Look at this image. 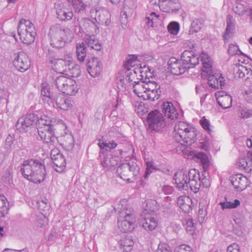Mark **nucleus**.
Masks as SVG:
<instances>
[{"mask_svg":"<svg viewBox=\"0 0 252 252\" xmlns=\"http://www.w3.org/2000/svg\"><path fill=\"white\" fill-rule=\"evenodd\" d=\"M233 30L232 25V17L228 16L227 18V27L225 33L223 36L224 40H226L230 37V34L232 33Z\"/></svg>","mask_w":252,"mask_h":252,"instance_id":"8fccbe9b","label":"nucleus"},{"mask_svg":"<svg viewBox=\"0 0 252 252\" xmlns=\"http://www.w3.org/2000/svg\"><path fill=\"white\" fill-rule=\"evenodd\" d=\"M200 58L201 62H213L209 55L205 52H202L200 54Z\"/></svg>","mask_w":252,"mask_h":252,"instance_id":"e2e57ef3","label":"nucleus"},{"mask_svg":"<svg viewBox=\"0 0 252 252\" xmlns=\"http://www.w3.org/2000/svg\"><path fill=\"white\" fill-rule=\"evenodd\" d=\"M61 145L66 151H71L74 147V140L72 134L68 131H64L60 137Z\"/></svg>","mask_w":252,"mask_h":252,"instance_id":"b1692460","label":"nucleus"},{"mask_svg":"<svg viewBox=\"0 0 252 252\" xmlns=\"http://www.w3.org/2000/svg\"><path fill=\"white\" fill-rule=\"evenodd\" d=\"M235 76L239 78H249L252 74V70L244 64H237L234 67Z\"/></svg>","mask_w":252,"mask_h":252,"instance_id":"7c9ffc66","label":"nucleus"},{"mask_svg":"<svg viewBox=\"0 0 252 252\" xmlns=\"http://www.w3.org/2000/svg\"><path fill=\"white\" fill-rule=\"evenodd\" d=\"M196 136V129L189 123L180 121L175 125L173 136L177 142L181 144L191 143Z\"/></svg>","mask_w":252,"mask_h":252,"instance_id":"7ed1b4c3","label":"nucleus"},{"mask_svg":"<svg viewBox=\"0 0 252 252\" xmlns=\"http://www.w3.org/2000/svg\"><path fill=\"white\" fill-rule=\"evenodd\" d=\"M49 36L51 45L60 49L64 47L66 43L72 40L73 34L68 28L64 27L60 24H55L50 27Z\"/></svg>","mask_w":252,"mask_h":252,"instance_id":"f03ea898","label":"nucleus"},{"mask_svg":"<svg viewBox=\"0 0 252 252\" xmlns=\"http://www.w3.org/2000/svg\"><path fill=\"white\" fill-rule=\"evenodd\" d=\"M137 61V56L136 55H131L129 56V58L125 61L124 63V68L127 70H130L131 67H134L136 64V62Z\"/></svg>","mask_w":252,"mask_h":252,"instance_id":"de8ad7c7","label":"nucleus"},{"mask_svg":"<svg viewBox=\"0 0 252 252\" xmlns=\"http://www.w3.org/2000/svg\"><path fill=\"white\" fill-rule=\"evenodd\" d=\"M57 18L62 21L70 20L73 16L72 11L69 8L65 6L62 2H57L55 4Z\"/></svg>","mask_w":252,"mask_h":252,"instance_id":"dca6fc26","label":"nucleus"},{"mask_svg":"<svg viewBox=\"0 0 252 252\" xmlns=\"http://www.w3.org/2000/svg\"><path fill=\"white\" fill-rule=\"evenodd\" d=\"M189 158L191 159H198L201 161L203 170L206 171L210 165V160L206 154L202 152H196L195 151H190L188 154Z\"/></svg>","mask_w":252,"mask_h":252,"instance_id":"cd10ccee","label":"nucleus"},{"mask_svg":"<svg viewBox=\"0 0 252 252\" xmlns=\"http://www.w3.org/2000/svg\"><path fill=\"white\" fill-rule=\"evenodd\" d=\"M204 25V20L202 19H197L193 21L190 29L189 34H194L198 32L201 30Z\"/></svg>","mask_w":252,"mask_h":252,"instance_id":"58836bf2","label":"nucleus"},{"mask_svg":"<svg viewBox=\"0 0 252 252\" xmlns=\"http://www.w3.org/2000/svg\"><path fill=\"white\" fill-rule=\"evenodd\" d=\"M168 69L174 75H179L183 69L181 62L176 58L170 59L168 62Z\"/></svg>","mask_w":252,"mask_h":252,"instance_id":"c756f323","label":"nucleus"},{"mask_svg":"<svg viewBox=\"0 0 252 252\" xmlns=\"http://www.w3.org/2000/svg\"><path fill=\"white\" fill-rule=\"evenodd\" d=\"M219 104L223 108L227 109L232 106V98L230 95L226 93L221 91L215 94Z\"/></svg>","mask_w":252,"mask_h":252,"instance_id":"bb28decb","label":"nucleus"},{"mask_svg":"<svg viewBox=\"0 0 252 252\" xmlns=\"http://www.w3.org/2000/svg\"><path fill=\"white\" fill-rule=\"evenodd\" d=\"M69 2L72 3V6L77 12H80L85 10L86 7V4L84 3L82 0H67Z\"/></svg>","mask_w":252,"mask_h":252,"instance_id":"37998d69","label":"nucleus"},{"mask_svg":"<svg viewBox=\"0 0 252 252\" xmlns=\"http://www.w3.org/2000/svg\"><path fill=\"white\" fill-rule=\"evenodd\" d=\"M48 219L44 215H39L37 217V225L42 227L48 223Z\"/></svg>","mask_w":252,"mask_h":252,"instance_id":"bf43d9fd","label":"nucleus"},{"mask_svg":"<svg viewBox=\"0 0 252 252\" xmlns=\"http://www.w3.org/2000/svg\"><path fill=\"white\" fill-rule=\"evenodd\" d=\"M98 145L101 149H105L106 151L105 152H111L110 150L115 148L117 146V144L114 141L109 142L108 143L106 142L101 143L99 142Z\"/></svg>","mask_w":252,"mask_h":252,"instance_id":"3c124183","label":"nucleus"},{"mask_svg":"<svg viewBox=\"0 0 252 252\" xmlns=\"http://www.w3.org/2000/svg\"><path fill=\"white\" fill-rule=\"evenodd\" d=\"M161 111L165 117L171 120H176L178 117L179 114L176 108L170 102L163 103L161 106Z\"/></svg>","mask_w":252,"mask_h":252,"instance_id":"4be33fe9","label":"nucleus"},{"mask_svg":"<svg viewBox=\"0 0 252 252\" xmlns=\"http://www.w3.org/2000/svg\"><path fill=\"white\" fill-rule=\"evenodd\" d=\"M181 60L185 67L192 68L199 63V58L194 52L185 51L182 54Z\"/></svg>","mask_w":252,"mask_h":252,"instance_id":"f3484780","label":"nucleus"},{"mask_svg":"<svg viewBox=\"0 0 252 252\" xmlns=\"http://www.w3.org/2000/svg\"><path fill=\"white\" fill-rule=\"evenodd\" d=\"M50 155L55 170L60 173L63 172L66 166V160L63 154L58 148H54L51 150Z\"/></svg>","mask_w":252,"mask_h":252,"instance_id":"f8f14e48","label":"nucleus"},{"mask_svg":"<svg viewBox=\"0 0 252 252\" xmlns=\"http://www.w3.org/2000/svg\"><path fill=\"white\" fill-rule=\"evenodd\" d=\"M121 245L123 247L126 252L131 250V248L134 245V242L130 237H126L121 240Z\"/></svg>","mask_w":252,"mask_h":252,"instance_id":"49530a36","label":"nucleus"},{"mask_svg":"<svg viewBox=\"0 0 252 252\" xmlns=\"http://www.w3.org/2000/svg\"><path fill=\"white\" fill-rule=\"evenodd\" d=\"M53 120L50 119L46 115L41 116L40 118L37 117V120L35 123L37 126V128H45L47 126L49 127V128H53Z\"/></svg>","mask_w":252,"mask_h":252,"instance_id":"e433bc0d","label":"nucleus"},{"mask_svg":"<svg viewBox=\"0 0 252 252\" xmlns=\"http://www.w3.org/2000/svg\"><path fill=\"white\" fill-rule=\"evenodd\" d=\"M207 77H208V83L212 88L217 89L219 87L224 85V79L221 75H212L210 74Z\"/></svg>","mask_w":252,"mask_h":252,"instance_id":"2f4dec72","label":"nucleus"},{"mask_svg":"<svg viewBox=\"0 0 252 252\" xmlns=\"http://www.w3.org/2000/svg\"><path fill=\"white\" fill-rule=\"evenodd\" d=\"M55 83L58 90L66 95H73L78 92L76 82L70 78L60 76L56 78Z\"/></svg>","mask_w":252,"mask_h":252,"instance_id":"6e6552de","label":"nucleus"},{"mask_svg":"<svg viewBox=\"0 0 252 252\" xmlns=\"http://www.w3.org/2000/svg\"><path fill=\"white\" fill-rule=\"evenodd\" d=\"M168 32L172 34L177 35L180 30V26L177 22H172L167 26Z\"/></svg>","mask_w":252,"mask_h":252,"instance_id":"5fc2aeb1","label":"nucleus"},{"mask_svg":"<svg viewBox=\"0 0 252 252\" xmlns=\"http://www.w3.org/2000/svg\"><path fill=\"white\" fill-rule=\"evenodd\" d=\"M17 32L23 43L29 45L34 42L36 32L31 21L22 19L19 22Z\"/></svg>","mask_w":252,"mask_h":252,"instance_id":"423d86ee","label":"nucleus"},{"mask_svg":"<svg viewBox=\"0 0 252 252\" xmlns=\"http://www.w3.org/2000/svg\"><path fill=\"white\" fill-rule=\"evenodd\" d=\"M91 17H93V14H95L94 20L97 23L105 26H109L111 23L110 14L109 11L105 9H92L91 10Z\"/></svg>","mask_w":252,"mask_h":252,"instance_id":"4468645a","label":"nucleus"},{"mask_svg":"<svg viewBox=\"0 0 252 252\" xmlns=\"http://www.w3.org/2000/svg\"><path fill=\"white\" fill-rule=\"evenodd\" d=\"M228 53L231 56L243 55V53L239 50L238 46L235 44H231L229 45Z\"/></svg>","mask_w":252,"mask_h":252,"instance_id":"13d9d810","label":"nucleus"},{"mask_svg":"<svg viewBox=\"0 0 252 252\" xmlns=\"http://www.w3.org/2000/svg\"><path fill=\"white\" fill-rule=\"evenodd\" d=\"M178 204L185 213H189L192 209V201L188 196H180L178 199Z\"/></svg>","mask_w":252,"mask_h":252,"instance_id":"c85d7f7f","label":"nucleus"},{"mask_svg":"<svg viewBox=\"0 0 252 252\" xmlns=\"http://www.w3.org/2000/svg\"><path fill=\"white\" fill-rule=\"evenodd\" d=\"M124 165V163L121 164L117 168V172L120 178L126 182H129L130 179L128 178L130 176V171H126V169L122 166Z\"/></svg>","mask_w":252,"mask_h":252,"instance_id":"c03bdc74","label":"nucleus"},{"mask_svg":"<svg viewBox=\"0 0 252 252\" xmlns=\"http://www.w3.org/2000/svg\"><path fill=\"white\" fill-rule=\"evenodd\" d=\"M37 120V116L31 113L20 117L16 124V127L20 132H26L28 128L32 126Z\"/></svg>","mask_w":252,"mask_h":252,"instance_id":"9b49d317","label":"nucleus"},{"mask_svg":"<svg viewBox=\"0 0 252 252\" xmlns=\"http://www.w3.org/2000/svg\"><path fill=\"white\" fill-rule=\"evenodd\" d=\"M200 124L202 128L207 131L208 132L210 133L212 131L211 128V125L209 121L203 116L200 120Z\"/></svg>","mask_w":252,"mask_h":252,"instance_id":"6e6d98bb","label":"nucleus"},{"mask_svg":"<svg viewBox=\"0 0 252 252\" xmlns=\"http://www.w3.org/2000/svg\"><path fill=\"white\" fill-rule=\"evenodd\" d=\"M98 158L100 161V164L107 170H111L113 168H115L119 161V158L114 156L112 152L100 151Z\"/></svg>","mask_w":252,"mask_h":252,"instance_id":"1a4fd4ad","label":"nucleus"},{"mask_svg":"<svg viewBox=\"0 0 252 252\" xmlns=\"http://www.w3.org/2000/svg\"><path fill=\"white\" fill-rule=\"evenodd\" d=\"M132 104L134 107L135 111L139 114H143L145 112V108L144 105L137 101L132 102Z\"/></svg>","mask_w":252,"mask_h":252,"instance_id":"4d7b16f0","label":"nucleus"},{"mask_svg":"<svg viewBox=\"0 0 252 252\" xmlns=\"http://www.w3.org/2000/svg\"><path fill=\"white\" fill-rule=\"evenodd\" d=\"M158 14L155 12H151L145 18V22L148 28H153L157 27Z\"/></svg>","mask_w":252,"mask_h":252,"instance_id":"a19ab883","label":"nucleus"},{"mask_svg":"<svg viewBox=\"0 0 252 252\" xmlns=\"http://www.w3.org/2000/svg\"><path fill=\"white\" fill-rule=\"evenodd\" d=\"M174 252H193V250L189 246L182 245L177 247Z\"/></svg>","mask_w":252,"mask_h":252,"instance_id":"052dcab7","label":"nucleus"},{"mask_svg":"<svg viewBox=\"0 0 252 252\" xmlns=\"http://www.w3.org/2000/svg\"><path fill=\"white\" fill-rule=\"evenodd\" d=\"M148 70L149 66H147L146 65H144L143 66H142V69L141 70L140 74H139L138 79L142 80L143 81Z\"/></svg>","mask_w":252,"mask_h":252,"instance_id":"0e129e2a","label":"nucleus"},{"mask_svg":"<svg viewBox=\"0 0 252 252\" xmlns=\"http://www.w3.org/2000/svg\"><path fill=\"white\" fill-rule=\"evenodd\" d=\"M251 116V113L249 110L247 109H243L240 112V117L245 119L250 117Z\"/></svg>","mask_w":252,"mask_h":252,"instance_id":"774afa93","label":"nucleus"},{"mask_svg":"<svg viewBox=\"0 0 252 252\" xmlns=\"http://www.w3.org/2000/svg\"><path fill=\"white\" fill-rule=\"evenodd\" d=\"M118 218V226L124 233L131 232L134 228L135 216L133 210L128 208H120Z\"/></svg>","mask_w":252,"mask_h":252,"instance_id":"0eeeda50","label":"nucleus"},{"mask_svg":"<svg viewBox=\"0 0 252 252\" xmlns=\"http://www.w3.org/2000/svg\"><path fill=\"white\" fill-rule=\"evenodd\" d=\"M227 252H240V247L236 243H233L228 247Z\"/></svg>","mask_w":252,"mask_h":252,"instance_id":"69168bd1","label":"nucleus"},{"mask_svg":"<svg viewBox=\"0 0 252 252\" xmlns=\"http://www.w3.org/2000/svg\"><path fill=\"white\" fill-rule=\"evenodd\" d=\"M136 6V0H125L123 11L121 14L122 22H127L128 17L134 13Z\"/></svg>","mask_w":252,"mask_h":252,"instance_id":"a211bd4d","label":"nucleus"},{"mask_svg":"<svg viewBox=\"0 0 252 252\" xmlns=\"http://www.w3.org/2000/svg\"><path fill=\"white\" fill-rule=\"evenodd\" d=\"M14 56L13 64L18 70L23 72L30 67V60L26 53L24 52H20L15 54Z\"/></svg>","mask_w":252,"mask_h":252,"instance_id":"9d476101","label":"nucleus"},{"mask_svg":"<svg viewBox=\"0 0 252 252\" xmlns=\"http://www.w3.org/2000/svg\"><path fill=\"white\" fill-rule=\"evenodd\" d=\"M146 166V171L144 175V177L145 179L148 178L150 174L154 171L156 172L158 169L157 167L154 165L152 161H147Z\"/></svg>","mask_w":252,"mask_h":252,"instance_id":"603ef678","label":"nucleus"},{"mask_svg":"<svg viewBox=\"0 0 252 252\" xmlns=\"http://www.w3.org/2000/svg\"><path fill=\"white\" fill-rule=\"evenodd\" d=\"M146 85V92L145 96H147L146 99L152 101H155L158 99V88L157 83L156 81L153 80H148L147 82H144Z\"/></svg>","mask_w":252,"mask_h":252,"instance_id":"aec40b11","label":"nucleus"},{"mask_svg":"<svg viewBox=\"0 0 252 252\" xmlns=\"http://www.w3.org/2000/svg\"><path fill=\"white\" fill-rule=\"evenodd\" d=\"M122 166L126 169V171L129 170L130 174H131L134 177L136 176L139 173L140 168L135 162L124 163V165Z\"/></svg>","mask_w":252,"mask_h":252,"instance_id":"ea45409f","label":"nucleus"},{"mask_svg":"<svg viewBox=\"0 0 252 252\" xmlns=\"http://www.w3.org/2000/svg\"><path fill=\"white\" fill-rule=\"evenodd\" d=\"M202 66L201 68V75L203 77H207L213 73V62H201Z\"/></svg>","mask_w":252,"mask_h":252,"instance_id":"4c0bfd02","label":"nucleus"},{"mask_svg":"<svg viewBox=\"0 0 252 252\" xmlns=\"http://www.w3.org/2000/svg\"><path fill=\"white\" fill-rule=\"evenodd\" d=\"M220 205L223 210L234 209L240 205V201L238 199H235L233 202L230 201L220 202Z\"/></svg>","mask_w":252,"mask_h":252,"instance_id":"09e8293b","label":"nucleus"},{"mask_svg":"<svg viewBox=\"0 0 252 252\" xmlns=\"http://www.w3.org/2000/svg\"><path fill=\"white\" fill-rule=\"evenodd\" d=\"M0 199L3 202V204L0 208V214L2 217H4L8 213L9 207L6 205L5 201H7L6 197L3 195H0Z\"/></svg>","mask_w":252,"mask_h":252,"instance_id":"864d4df0","label":"nucleus"},{"mask_svg":"<svg viewBox=\"0 0 252 252\" xmlns=\"http://www.w3.org/2000/svg\"><path fill=\"white\" fill-rule=\"evenodd\" d=\"M134 84L133 86V92L135 94H137L138 97H142L144 100H147V96H145L146 92L147 90L146 85L144 81H134Z\"/></svg>","mask_w":252,"mask_h":252,"instance_id":"473e14b6","label":"nucleus"},{"mask_svg":"<svg viewBox=\"0 0 252 252\" xmlns=\"http://www.w3.org/2000/svg\"><path fill=\"white\" fill-rule=\"evenodd\" d=\"M76 53L78 60L80 63L84 62L87 55V47L85 43L81 42L76 44Z\"/></svg>","mask_w":252,"mask_h":252,"instance_id":"c9c22d12","label":"nucleus"},{"mask_svg":"<svg viewBox=\"0 0 252 252\" xmlns=\"http://www.w3.org/2000/svg\"><path fill=\"white\" fill-rule=\"evenodd\" d=\"M87 70L94 77L98 76L101 71V66L97 58L92 57L87 62Z\"/></svg>","mask_w":252,"mask_h":252,"instance_id":"412c9836","label":"nucleus"},{"mask_svg":"<svg viewBox=\"0 0 252 252\" xmlns=\"http://www.w3.org/2000/svg\"><path fill=\"white\" fill-rule=\"evenodd\" d=\"M13 172L11 168H8L3 173L1 181L6 186H11L13 184Z\"/></svg>","mask_w":252,"mask_h":252,"instance_id":"79ce46f5","label":"nucleus"},{"mask_svg":"<svg viewBox=\"0 0 252 252\" xmlns=\"http://www.w3.org/2000/svg\"><path fill=\"white\" fill-rule=\"evenodd\" d=\"M188 186L194 192H197L201 186L200 176L199 171L195 169H190L187 173Z\"/></svg>","mask_w":252,"mask_h":252,"instance_id":"ddd939ff","label":"nucleus"},{"mask_svg":"<svg viewBox=\"0 0 252 252\" xmlns=\"http://www.w3.org/2000/svg\"><path fill=\"white\" fill-rule=\"evenodd\" d=\"M49 127L46 126L45 128H37L38 134L41 140L44 142L53 144L57 140V138L54 134V128Z\"/></svg>","mask_w":252,"mask_h":252,"instance_id":"6ab92c4d","label":"nucleus"},{"mask_svg":"<svg viewBox=\"0 0 252 252\" xmlns=\"http://www.w3.org/2000/svg\"><path fill=\"white\" fill-rule=\"evenodd\" d=\"M22 166L20 171L25 178L34 183H40L44 180L46 175L45 166L40 160L28 159Z\"/></svg>","mask_w":252,"mask_h":252,"instance_id":"f257e3e1","label":"nucleus"},{"mask_svg":"<svg viewBox=\"0 0 252 252\" xmlns=\"http://www.w3.org/2000/svg\"><path fill=\"white\" fill-rule=\"evenodd\" d=\"M85 42L89 47L96 50L100 51L102 48V44L98 39L95 38L94 35L87 36Z\"/></svg>","mask_w":252,"mask_h":252,"instance_id":"f704fd0d","label":"nucleus"},{"mask_svg":"<svg viewBox=\"0 0 252 252\" xmlns=\"http://www.w3.org/2000/svg\"><path fill=\"white\" fill-rule=\"evenodd\" d=\"M85 28L86 32L92 35L97 34L99 32V27L97 23L94 20L86 19L85 20L84 23Z\"/></svg>","mask_w":252,"mask_h":252,"instance_id":"72a5a7b5","label":"nucleus"},{"mask_svg":"<svg viewBox=\"0 0 252 252\" xmlns=\"http://www.w3.org/2000/svg\"><path fill=\"white\" fill-rule=\"evenodd\" d=\"M187 232L190 235H193L196 230V227L192 219H189L186 220L183 223Z\"/></svg>","mask_w":252,"mask_h":252,"instance_id":"a18cd8bd","label":"nucleus"},{"mask_svg":"<svg viewBox=\"0 0 252 252\" xmlns=\"http://www.w3.org/2000/svg\"><path fill=\"white\" fill-rule=\"evenodd\" d=\"M41 94L44 101L50 105H53L54 106V102H55L57 108L63 110H68L72 107L70 98L60 93L52 94L49 88L47 86L41 87Z\"/></svg>","mask_w":252,"mask_h":252,"instance_id":"39448f33","label":"nucleus"},{"mask_svg":"<svg viewBox=\"0 0 252 252\" xmlns=\"http://www.w3.org/2000/svg\"><path fill=\"white\" fill-rule=\"evenodd\" d=\"M153 77H154V70L152 67L149 66V70H148L147 73H146L144 79L143 81L147 82L149 80H153L154 79Z\"/></svg>","mask_w":252,"mask_h":252,"instance_id":"680f3d73","label":"nucleus"},{"mask_svg":"<svg viewBox=\"0 0 252 252\" xmlns=\"http://www.w3.org/2000/svg\"><path fill=\"white\" fill-rule=\"evenodd\" d=\"M238 168L246 172H251L252 171V152H249L246 156L240 158L238 162Z\"/></svg>","mask_w":252,"mask_h":252,"instance_id":"5701e85b","label":"nucleus"},{"mask_svg":"<svg viewBox=\"0 0 252 252\" xmlns=\"http://www.w3.org/2000/svg\"><path fill=\"white\" fill-rule=\"evenodd\" d=\"M158 252H171V251L167 244L160 243L158 245Z\"/></svg>","mask_w":252,"mask_h":252,"instance_id":"338daca9","label":"nucleus"},{"mask_svg":"<svg viewBox=\"0 0 252 252\" xmlns=\"http://www.w3.org/2000/svg\"><path fill=\"white\" fill-rule=\"evenodd\" d=\"M157 202L154 199L145 201L143 204L144 210L141 215L140 222L146 230L152 231L158 226L157 216L155 213L157 208Z\"/></svg>","mask_w":252,"mask_h":252,"instance_id":"20e7f679","label":"nucleus"},{"mask_svg":"<svg viewBox=\"0 0 252 252\" xmlns=\"http://www.w3.org/2000/svg\"><path fill=\"white\" fill-rule=\"evenodd\" d=\"M147 130L150 132L158 131V109L149 112L147 118Z\"/></svg>","mask_w":252,"mask_h":252,"instance_id":"393cba45","label":"nucleus"},{"mask_svg":"<svg viewBox=\"0 0 252 252\" xmlns=\"http://www.w3.org/2000/svg\"><path fill=\"white\" fill-rule=\"evenodd\" d=\"M174 180L177 187L183 189L188 187V177L187 173L184 170L178 171L174 175Z\"/></svg>","mask_w":252,"mask_h":252,"instance_id":"a878e982","label":"nucleus"},{"mask_svg":"<svg viewBox=\"0 0 252 252\" xmlns=\"http://www.w3.org/2000/svg\"><path fill=\"white\" fill-rule=\"evenodd\" d=\"M231 182L235 189L238 191H242L246 189L250 185V180L242 174H237L231 177Z\"/></svg>","mask_w":252,"mask_h":252,"instance_id":"2eb2a0df","label":"nucleus"}]
</instances>
